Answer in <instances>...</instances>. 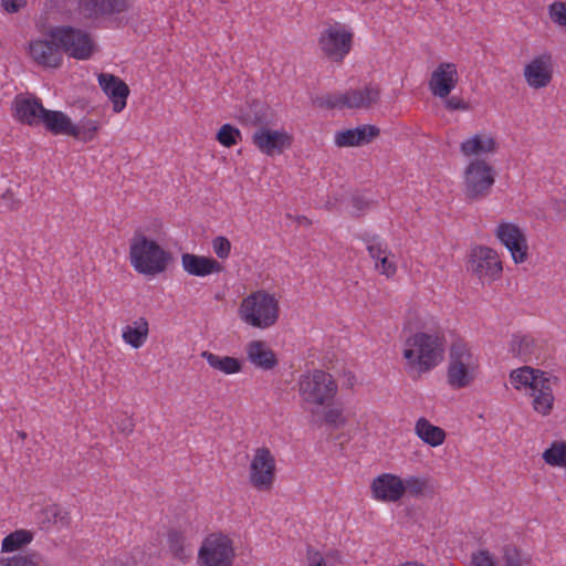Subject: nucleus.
<instances>
[{
  "instance_id": "nucleus-1",
  "label": "nucleus",
  "mask_w": 566,
  "mask_h": 566,
  "mask_svg": "<svg viewBox=\"0 0 566 566\" xmlns=\"http://www.w3.org/2000/svg\"><path fill=\"white\" fill-rule=\"evenodd\" d=\"M444 338L438 333L418 332L403 343L402 357L408 371L426 374L443 359Z\"/></svg>"
},
{
  "instance_id": "nucleus-2",
  "label": "nucleus",
  "mask_w": 566,
  "mask_h": 566,
  "mask_svg": "<svg viewBox=\"0 0 566 566\" xmlns=\"http://www.w3.org/2000/svg\"><path fill=\"white\" fill-rule=\"evenodd\" d=\"M280 300L275 293L258 290L241 300L238 316L245 325L256 329H269L280 319Z\"/></svg>"
},
{
  "instance_id": "nucleus-3",
  "label": "nucleus",
  "mask_w": 566,
  "mask_h": 566,
  "mask_svg": "<svg viewBox=\"0 0 566 566\" xmlns=\"http://www.w3.org/2000/svg\"><path fill=\"white\" fill-rule=\"evenodd\" d=\"M480 374V358L473 348L462 339L453 342L449 349L447 382L454 389L468 388Z\"/></svg>"
},
{
  "instance_id": "nucleus-4",
  "label": "nucleus",
  "mask_w": 566,
  "mask_h": 566,
  "mask_svg": "<svg viewBox=\"0 0 566 566\" xmlns=\"http://www.w3.org/2000/svg\"><path fill=\"white\" fill-rule=\"evenodd\" d=\"M129 260L138 273L155 276L167 269L170 254L156 241L136 233L130 240Z\"/></svg>"
},
{
  "instance_id": "nucleus-5",
  "label": "nucleus",
  "mask_w": 566,
  "mask_h": 566,
  "mask_svg": "<svg viewBox=\"0 0 566 566\" xmlns=\"http://www.w3.org/2000/svg\"><path fill=\"white\" fill-rule=\"evenodd\" d=\"M354 30L344 22L325 23L317 36L321 54L328 61L340 63L350 53L354 45Z\"/></svg>"
},
{
  "instance_id": "nucleus-6",
  "label": "nucleus",
  "mask_w": 566,
  "mask_h": 566,
  "mask_svg": "<svg viewBox=\"0 0 566 566\" xmlns=\"http://www.w3.org/2000/svg\"><path fill=\"white\" fill-rule=\"evenodd\" d=\"M297 390L304 403L318 408L333 402L338 392V385L331 374L313 369L298 377Z\"/></svg>"
},
{
  "instance_id": "nucleus-7",
  "label": "nucleus",
  "mask_w": 566,
  "mask_h": 566,
  "mask_svg": "<svg viewBox=\"0 0 566 566\" xmlns=\"http://www.w3.org/2000/svg\"><path fill=\"white\" fill-rule=\"evenodd\" d=\"M277 463L275 455L268 447L253 450L249 461L248 482L259 492H270L275 483Z\"/></svg>"
},
{
  "instance_id": "nucleus-8",
  "label": "nucleus",
  "mask_w": 566,
  "mask_h": 566,
  "mask_svg": "<svg viewBox=\"0 0 566 566\" xmlns=\"http://www.w3.org/2000/svg\"><path fill=\"white\" fill-rule=\"evenodd\" d=\"M496 240L509 251L515 264H522L528 259V240L526 230L510 220H500L493 230Z\"/></svg>"
},
{
  "instance_id": "nucleus-9",
  "label": "nucleus",
  "mask_w": 566,
  "mask_h": 566,
  "mask_svg": "<svg viewBox=\"0 0 566 566\" xmlns=\"http://www.w3.org/2000/svg\"><path fill=\"white\" fill-rule=\"evenodd\" d=\"M50 35L73 59L87 60L93 54L94 42L90 33L84 30L70 25L59 27L53 29Z\"/></svg>"
},
{
  "instance_id": "nucleus-10",
  "label": "nucleus",
  "mask_w": 566,
  "mask_h": 566,
  "mask_svg": "<svg viewBox=\"0 0 566 566\" xmlns=\"http://www.w3.org/2000/svg\"><path fill=\"white\" fill-rule=\"evenodd\" d=\"M468 270L481 282L492 283L502 277L503 263L496 250L486 245H478L471 250Z\"/></svg>"
},
{
  "instance_id": "nucleus-11",
  "label": "nucleus",
  "mask_w": 566,
  "mask_h": 566,
  "mask_svg": "<svg viewBox=\"0 0 566 566\" xmlns=\"http://www.w3.org/2000/svg\"><path fill=\"white\" fill-rule=\"evenodd\" d=\"M495 182V171L484 159H472L463 172L465 195L471 198L486 196Z\"/></svg>"
},
{
  "instance_id": "nucleus-12",
  "label": "nucleus",
  "mask_w": 566,
  "mask_h": 566,
  "mask_svg": "<svg viewBox=\"0 0 566 566\" xmlns=\"http://www.w3.org/2000/svg\"><path fill=\"white\" fill-rule=\"evenodd\" d=\"M471 566H532V557L514 545H505L499 554L479 548L471 554Z\"/></svg>"
},
{
  "instance_id": "nucleus-13",
  "label": "nucleus",
  "mask_w": 566,
  "mask_h": 566,
  "mask_svg": "<svg viewBox=\"0 0 566 566\" xmlns=\"http://www.w3.org/2000/svg\"><path fill=\"white\" fill-rule=\"evenodd\" d=\"M75 11L84 20L99 21L128 12L132 0H75Z\"/></svg>"
},
{
  "instance_id": "nucleus-14",
  "label": "nucleus",
  "mask_w": 566,
  "mask_h": 566,
  "mask_svg": "<svg viewBox=\"0 0 566 566\" xmlns=\"http://www.w3.org/2000/svg\"><path fill=\"white\" fill-rule=\"evenodd\" d=\"M252 144L264 155L273 157L283 154L292 146L293 136L285 130L259 127L251 136Z\"/></svg>"
},
{
  "instance_id": "nucleus-15",
  "label": "nucleus",
  "mask_w": 566,
  "mask_h": 566,
  "mask_svg": "<svg viewBox=\"0 0 566 566\" xmlns=\"http://www.w3.org/2000/svg\"><path fill=\"white\" fill-rule=\"evenodd\" d=\"M379 99L376 86H365L346 93L332 94L325 97V104L332 108H368Z\"/></svg>"
},
{
  "instance_id": "nucleus-16",
  "label": "nucleus",
  "mask_w": 566,
  "mask_h": 566,
  "mask_svg": "<svg viewBox=\"0 0 566 566\" xmlns=\"http://www.w3.org/2000/svg\"><path fill=\"white\" fill-rule=\"evenodd\" d=\"M554 74L553 56L549 53H542L532 57L523 69V76L526 84L533 90L547 87Z\"/></svg>"
},
{
  "instance_id": "nucleus-17",
  "label": "nucleus",
  "mask_w": 566,
  "mask_h": 566,
  "mask_svg": "<svg viewBox=\"0 0 566 566\" xmlns=\"http://www.w3.org/2000/svg\"><path fill=\"white\" fill-rule=\"evenodd\" d=\"M457 64L452 62L439 63L430 74L428 88L432 96L447 98L459 83Z\"/></svg>"
},
{
  "instance_id": "nucleus-18",
  "label": "nucleus",
  "mask_w": 566,
  "mask_h": 566,
  "mask_svg": "<svg viewBox=\"0 0 566 566\" xmlns=\"http://www.w3.org/2000/svg\"><path fill=\"white\" fill-rule=\"evenodd\" d=\"M370 492L378 502L397 503L406 493L405 482L397 474L382 473L371 481Z\"/></svg>"
},
{
  "instance_id": "nucleus-19",
  "label": "nucleus",
  "mask_w": 566,
  "mask_h": 566,
  "mask_svg": "<svg viewBox=\"0 0 566 566\" xmlns=\"http://www.w3.org/2000/svg\"><path fill=\"white\" fill-rule=\"evenodd\" d=\"M29 54L31 59L43 67L56 69L62 64V54L60 45L53 39L33 40L29 44Z\"/></svg>"
},
{
  "instance_id": "nucleus-20",
  "label": "nucleus",
  "mask_w": 566,
  "mask_h": 566,
  "mask_svg": "<svg viewBox=\"0 0 566 566\" xmlns=\"http://www.w3.org/2000/svg\"><path fill=\"white\" fill-rule=\"evenodd\" d=\"M551 375L541 369L523 366L510 373V382L517 391H524L527 396L534 392Z\"/></svg>"
},
{
  "instance_id": "nucleus-21",
  "label": "nucleus",
  "mask_w": 566,
  "mask_h": 566,
  "mask_svg": "<svg viewBox=\"0 0 566 566\" xmlns=\"http://www.w3.org/2000/svg\"><path fill=\"white\" fill-rule=\"evenodd\" d=\"M98 83L111 99L113 111L115 113L122 112L126 107V101L129 95L128 85L119 77L106 73L98 75Z\"/></svg>"
},
{
  "instance_id": "nucleus-22",
  "label": "nucleus",
  "mask_w": 566,
  "mask_h": 566,
  "mask_svg": "<svg viewBox=\"0 0 566 566\" xmlns=\"http://www.w3.org/2000/svg\"><path fill=\"white\" fill-rule=\"evenodd\" d=\"M14 115L19 122L29 126L41 125L45 107L38 97L17 96L13 102Z\"/></svg>"
},
{
  "instance_id": "nucleus-23",
  "label": "nucleus",
  "mask_w": 566,
  "mask_h": 566,
  "mask_svg": "<svg viewBox=\"0 0 566 566\" xmlns=\"http://www.w3.org/2000/svg\"><path fill=\"white\" fill-rule=\"evenodd\" d=\"M379 134L374 125H361L352 129L338 130L334 135V143L337 147H355L368 144Z\"/></svg>"
},
{
  "instance_id": "nucleus-24",
  "label": "nucleus",
  "mask_w": 566,
  "mask_h": 566,
  "mask_svg": "<svg viewBox=\"0 0 566 566\" xmlns=\"http://www.w3.org/2000/svg\"><path fill=\"white\" fill-rule=\"evenodd\" d=\"M245 354L250 364L261 370H272L279 363L275 353L264 340L249 342Z\"/></svg>"
},
{
  "instance_id": "nucleus-25",
  "label": "nucleus",
  "mask_w": 566,
  "mask_h": 566,
  "mask_svg": "<svg viewBox=\"0 0 566 566\" xmlns=\"http://www.w3.org/2000/svg\"><path fill=\"white\" fill-rule=\"evenodd\" d=\"M496 149L497 143L495 138L486 132L476 133L460 144V151L465 157L491 155Z\"/></svg>"
},
{
  "instance_id": "nucleus-26",
  "label": "nucleus",
  "mask_w": 566,
  "mask_h": 566,
  "mask_svg": "<svg viewBox=\"0 0 566 566\" xmlns=\"http://www.w3.org/2000/svg\"><path fill=\"white\" fill-rule=\"evenodd\" d=\"M555 384L556 378L551 375L546 380H544V382H541L539 387L535 389L534 392H531L528 396L533 410L543 417L549 416L554 408Z\"/></svg>"
},
{
  "instance_id": "nucleus-27",
  "label": "nucleus",
  "mask_w": 566,
  "mask_h": 566,
  "mask_svg": "<svg viewBox=\"0 0 566 566\" xmlns=\"http://www.w3.org/2000/svg\"><path fill=\"white\" fill-rule=\"evenodd\" d=\"M413 431L418 439L431 448L442 446L447 438L446 431L441 427L431 423L426 417L416 420Z\"/></svg>"
},
{
  "instance_id": "nucleus-28",
  "label": "nucleus",
  "mask_w": 566,
  "mask_h": 566,
  "mask_svg": "<svg viewBox=\"0 0 566 566\" xmlns=\"http://www.w3.org/2000/svg\"><path fill=\"white\" fill-rule=\"evenodd\" d=\"M41 125L53 135H76L74 123L61 111L45 109L43 113Z\"/></svg>"
},
{
  "instance_id": "nucleus-29",
  "label": "nucleus",
  "mask_w": 566,
  "mask_h": 566,
  "mask_svg": "<svg viewBox=\"0 0 566 566\" xmlns=\"http://www.w3.org/2000/svg\"><path fill=\"white\" fill-rule=\"evenodd\" d=\"M235 557L234 537L230 534H214V566H232Z\"/></svg>"
},
{
  "instance_id": "nucleus-30",
  "label": "nucleus",
  "mask_w": 566,
  "mask_h": 566,
  "mask_svg": "<svg viewBox=\"0 0 566 566\" xmlns=\"http://www.w3.org/2000/svg\"><path fill=\"white\" fill-rule=\"evenodd\" d=\"M149 334V324L145 317H139L123 328L122 338L133 348H140L147 340Z\"/></svg>"
},
{
  "instance_id": "nucleus-31",
  "label": "nucleus",
  "mask_w": 566,
  "mask_h": 566,
  "mask_svg": "<svg viewBox=\"0 0 566 566\" xmlns=\"http://www.w3.org/2000/svg\"><path fill=\"white\" fill-rule=\"evenodd\" d=\"M181 263L184 270L195 276H206L212 273V259L210 258L184 253Z\"/></svg>"
},
{
  "instance_id": "nucleus-32",
  "label": "nucleus",
  "mask_w": 566,
  "mask_h": 566,
  "mask_svg": "<svg viewBox=\"0 0 566 566\" xmlns=\"http://www.w3.org/2000/svg\"><path fill=\"white\" fill-rule=\"evenodd\" d=\"M361 241L373 263L391 251L387 242L378 234L365 233L361 235Z\"/></svg>"
},
{
  "instance_id": "nucleus-33",
  "label": "nucleus",
  "mask_w": 566,
  "mask_h": 566,
  "mask_svg": "<svg viewBox=\"0 0 566 566\" xmlns=\"http://www.w3.org/2000/svg\"><path fill=\"white\" fill-rule=\"evenodd\" d=\"M535 342L532 336L528 335H513L510 340L509 349L513 356L528 359L534 353Z\"/></svg>"
},
{
  "instance_id": "nucleus-34",
  "label": "nucleus",
  "mask_w": 566,
  "mask_h": 566,
  "mask_svg": "<svg viewBox=\"0 0 566 566\" xmlns=\"http://www.w3.org/2000/svg\"><path fill=\"white\" fill-rule=\"evenodd\" d=\"M544 462L554 468H566V442L554 441L542 454Z\"/></svg>"
},
{
  "instance_id": "nucleus-35",
  "label": "nucleus",
  "mask_w": 566,
  "mask_h": 566,
  "mask_svg": "<svg viewBox=\"0 0 566 566\" xmlns=\"http://www.w3.org/2000/svg\"><path fill=\"white\" fill-rule=\"evenodd\" d=\"M167 536L168 546L174 557L182 563L187 562L190 557V554L187 552V548L185 546L184 535L176 530H170Z\"/></svg>"
},
{
  "instance_id": "nucleus-36",
  "label": "nucleus",
  "mask_w": 566,
  "mask_h": 566,
  "mask_svg": "<svg viewBox=\"0 0 566 566\" xmlns=\"http://www.w3.org/2000/svg\"><path fill=\"white\" fill-rule=\"evenodd\" d=\"M32 541V533L25 530H18L6 536L2 541L3 552H13Z\"/></svg>"
},
{
  "instance_id": "nucleus-37",
  "label": "nucleus",
  "mask_w": 566,
  "mask_h": 566,
  "mask_svg": "<svg viewBox=\"0 0 566 566\" xmlns=\"http://www.w3.org/2000/svg\"><path fill=\"white\" fill-rule=\"evenodd\" d=\"M374 270L387 280H392L398 272V263L392 251L375 261Z\"/></svg>"
},
{
  "instance_id": "nucleus-38",
  "label": "nucleus",
  "mask_w": 566,
  "mask_h": 566,
  "mask_svg": "<svg viewBox=\"0 0 566 566\" xmlns=\"http://www.w3.org/2000/svg\"><path fill=\"white\" fill-rule=\"evenodd\" d=\"M101 128V123L94 119L82 120L80 125L74 124L76 135H71L81 142H92Z\"/></svg>"
},
{
  "instance_id": "nucleus-39",
  "label": "nucleus",
  "mask_w": 566,
  "mask_h": 566,
  "mask_svg": "<svg viewBox=\"0 0 566 566\" xmlns=\"http://www.w3.org/2000/svg\"><path fill=\"white\" fill-rule=\"evenodd\" d=\"M322 407H325L323 419L327 424L334 428H339L346 423V417L344 416L343 407L333 405L332 402H328V405H323Z\"/></svg>"
},
{
  "instance_id": "nucleus-40",
  "label": "nucleus",
  "mask_w": 566,
  "mask_h": 566,
  "mask_svg": "<svg viewBox=\"0 0 566 566\" xmlns=\"http://www.w3.org/2000/svg\"><path fill=\"white\" fill-rule=\"evenodd\" d=\"M240 137V130L230 124H224L223 126H221L217 134V139L221 145L226 147H231L235 145Z\"/></svg>"
},
{
  "instance_id": "nucleus-41",
  "label": "nucleus",
  "mask_w": 566,
  "mask_h": 566,
  "mask_svg": "<svg viewBox=\"0 0 566 566\" xmlns=\"http://www.w3.org/2000/svg\"><path fill=\"white\" fill-rule=\"evenodd\" d=\"M214 283L220 282L221 289L214 290V298H222L229 289V273L224 270L220 262L214 261Z\"/></svg>"
},
{
  "instance_id": "nucleus-42",
  "label": "nucleus",
  "mask_w": 566,
  "mask_h": 566,
  "mask_svg": "<svg viewBox=\"0 0 566 566\" xmlns=\"http://www.w3.org/2000/svg\"><path fill=\"white\" fill-rule=\"evenodd\" d=\"M241 361L234 357H214V368L226 374H235L241 370Z\"/></svg>"
},
{
  "instance_id": "nucleus-43",
  "label": "nucleus",
  "mask_w": 566,
  "mask_h": 566,
  "mask_svg": "<svg viewBox=\"0 0 566 566\" xmlns=\"http://www.w3.org/2000/svg\"><path fill=\"white\" fill-rule=\"evenodd\" d=\"M551 20L559 27L566 28V3L556 1L548 7Z\"/></svg>"
},
{
  "instance_id": "nucleus-44",
  "label": "nucleus",
  "mask_w": 566,
  "mask_h": 566,
  "mask_svg": "<svg viewBox=\"0 0 566 566\" xmlns=\"http://www.w3.org/2000/svg\"><path fill=\"white\" fill-rule=\"evenodd\" d=\"M403 482L406 492L413 496L422 495L428 488L427 480L419 476H408Z\"/></svg>"
},
{
  "instance_id": "nucleus-45",
  "label": "nucleus",
  "mask_w": 566,
  "mask_h": 566,
  "mask_svg": "<svg viewBox=\"0 0 566 566\" xmlns=\"http://www.w3.org/2000/svg\"><path fill=\"white\" fill-rule=\"evenodd\" d=\"M444 107L450 112L461 111L468 112L471 109V105L468 101L462 98L461 96H448L447 98H442Z\"/></svg>"
},
{
  "instance_id": "nucleus-46",
  "label": "nucleus",
  "mask_w": 566,
  "mask_h": 566,
  "mask_svg": "<svg viewBox=\"0 0 566 566\" xmlns=\"http://www.w3.org/2000/svg\"><path fill=\"white\" fill-rule=\"evenodd\" d=\"M200 566H212V542L210 536L206 537L198 553Z\"/></svg>"
},
{
  "instance_id": "nucleus-47",
  "label": "nucleus",
  "mask_w": 566,
  "mask_h": 566,
  "mask_svg": "<svg viewBox=\"0 0 566 566\" xmlns=\"http://www.w3.org/2000/svg\"><path fill=\"white\" fill-rule=\"evenodd\" d=\"M46 514L53 521L54 524H60L61 526H67L71 523V516L67 512H64L56 505L51 506L46 510Z\"/></svg>"
},
{
  "instance_id": "nucleus-48",
  "label": "nucleus",
  "mask_w": 566,
  "mask_h": 566,
  "mask_svg": "<svg viewBox=\"0 0 566 566\" xmlns=\"http://www.w3.org/2000/svg\"><path fill=\"white\" fill-rule=\"evenodd\" d=\"M338 556L331 555L323 557L318 552H308L307 559L310 566H333V563L336 562Z\"/></svg>"
},
{
  "instance_id": "nucleus-49",
  "label": "nucleus",
  "mask_w": 566,
  "mask_h": 566,
  "mask_svg": "<svg viewBox=\"0 0 566 566\" xmlns=\"http://www.w3.org/2000/svg\"><path fill=\"white\" fill-rule=\"evenodd\" d=\"M231 243L226 237L214 238V253L220 259H227L230 255Z\"/></svg>"
},
{
  "instance_id": "nucleus-50",
  "label": "nucleus",
  "mask_w": 566,
  "mask_h": 566,
  "mask_svg": "<svg viewBox=\"0 0 566 566\" xmlns=\"http://www.w3.org/2000/svg\"><path fill=\"white\" fill-rule=\"evenodd\" d=\"M0 566H35L27 556H13L0 558Z\"/></svg>"
},
{
  "instance_id": "nucleus-51",
  "label": "nucleus",
  "mask_w": 566,
  "mask_h": 566,
  "mask_svg": "<svg viewBox=\"0 0 566 566\" xmlns=\"http://www.w3.org/2000/svg\"><path fill=\"white\" fill-rule=\"evenodd\" d=\"M3 10L8 13H15L27 6V0H1Z\"/></svg>"
},
{
  "instance_id": "nucleus-52",
  "label": "nucleus",
  "mask_w": 566,
  "mask_h": 566,
  "mask_svg": "<svg viewBox=\"0 0 566 566\" xmlns=\"http://www.w3.org/2000/svg\"><path fill=\"white\" fill-rule=\"evenodd\" d=\"M117 429L125 434H130L134 431L135 423L132 417L123 415V418L116 422Z\"/></svg>"
},
{
  "instance_id": "nucleus-53",
  "label": "nucleus",
  "mask_w": 566,
  "mask_h": 566,
  "mask_svg": "<svg viewBox=\"0 0 566 566\" xmlns=\"http://www.w3.org/2000/svg\"><path fill=\"white\" fill-rule=\"evenodd\" d=\"M202 357H205L208 360V363L212 366V353L203 352Z\"/></svg>"
},
{
  "instance_id": "nucleus-54",
  "label": "nucleus",
  "mask_w": 566,
  "mask_h": 566,
  "mask_svg": "<svg viewBox=\"0 0 566 566\" xmlns=\"http://www.w3.org/2000/svg\"><path fill=\"white\" fill-rule=\"evenodd\" d=\"M401 566H422V564H418L416 562H407V563L402 564Z\"/></svg>"
},
{
  "instance_id": "nucleus-55",
  "label": "nucleus",
  "mask_w": 566,
  "mask_h": 566,
  "mask_svg": "<svg viewBox=\"0 0 566 566\" xmlns=\"http://www.w3.org/2000/svg\"><path fill=\"white\" fill-rule=\"evenodd\" d=\"M18 437L24 440L27 438V433L24 431H18Z\"/></svg>"
},
{
  "instance_id": "nucleus-56",
  "label": "nucleus",
  "mask_w": 566,
  "mask_h": 566,
  "mask_svg": "<svg viewBox=\"0 0 566 566\" xmlns=\"http://www.w3.org/2000/svg\"><path fill=\"white\" fill-rule=\"evenodd\" d=\"M297 220L298 222H307L306 217H298Z\"/></svg>"
}]
</instances>
